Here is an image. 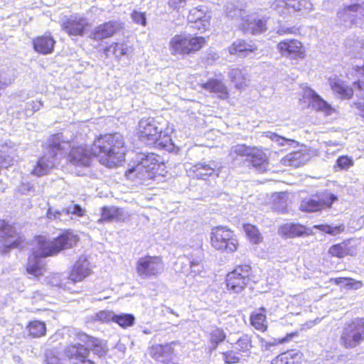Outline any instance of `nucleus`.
<instances>
[{
	"mask_svg": "<svg viewBox=\"0 0 364 364\" xmlns=\"http://www.w3.org/2000/svg\"><path fill=\"white\" fill-rule=\"evenodd\" d=\"M78 237L73 231H65L52 241L46 240L43 237L38 239V247L29 257L26 267L27 272L38 277L43 274L45 264L43 259L53 256L60 251L73 247Z\"/></svg>",
	"mask_w": 364,
	"mask_h": 364,
	"instance_id": "nucleus-1",
	"label": "nucleus"
},
{
	"mask_svg": "<svg viewBox=\"0 0 364 364\" xmlns=\"http://www.w3.org/2000/svg\"><path fill=\"white\" fill-rule=\"evenodd\" d=\"M92 154L100 157V162L108 167L116 166L124 160L125 146L119 133L107 134L98 137L92 144Z\"/></svg>",
	"mask_w": 364,
	"mask_h": 364,
	"instance_id": "nucleus-2",
	"label": "nucleus"
},
{
	"mask_svg": "<svg viewBox=\"0 0 364 364\" xmlns=\"http://www.w3.org/2000/svg\"><path fill=\"white\" fill-rule=\"evenodd\" d=\"M70 146V142L65 140L62 133L52 135L48 140L45 154L38 159L32 173L37 176L47 174L55 166L56 161L66 155Z\"/></svg>",
	"mask_w": 364,
	"mask_h": 364,
	"instance_id": "nucleus-3",
	"label": "nucleus"
},
{
	"mask_svg": "<svg viewBox=\"0 0 364 364\" xmlns=\"http://www.w3.org/2000/svg\"><path fill=\"white\" fill-rule=\"evenodd\" d=\"M159 156L154 153H139L136 154L134 165L126 171L127 178L134 180H147L153 178L159 163Z\"/></svg>",
	"mask_w": 364,
	"mask_h": 364,
	"instance_id": "nucleus-4",
	"label": "nucleus"
},
{
	"mask_svg": "<svg viewBox=\"0 0 364 364\" xmlns=\"http://www.w3.org/2000/svg\"><path fill=\"white\" fill-rule=\"evenodd\" d=\"M206 43L205 38L181 33L175 35L169 41L172 55H188L199 50Z\"/></svg>",
	"mask_w": 364,
	"mask_h": 364,
	"instance_id": "nucleus-5",
	"label": "nucleus"
},
{
	"mask_svg": "<svg viewBox=\"0 0 364 364\" xmlns=\"http://www.w3.org/2000/svg\"><path fill=\"white\" fill-rule=\"evenodd\" d=\"M252 279V269L249 264L237 266L226 277L228 289L232 293H241Z\"/></svg>",
	"mask_w": 364,
	"mask_h": 364,
	"instance_id": "nucleus-6",
	"label": "nucleus"
},
{
	"mask_svg": "<svg viewBox=\"0 0 364 364\" xmlns=\"http://www.w3.org/2000/svg\"><path fill=\"white\" fill-rule=\"evenodd\" d=\"M341 340L347 348L358 346L364 340V318H356L346 323Z\"/></svg>",
	"mask_w": 364,
	"mask_h": 364,
	"instance_id": "nucleus-7",
	"label": "nucleus"
},
{
	"mask_svg": "<svg viewBox=\"0 0 364 364\" xmlns=\"http://www.w3.org/2000/svg\"><path fill=\"white\" fill-rule=\"evenodd\" d=\"M210 240L213 247L218 250L232 252L236 250L237 247L233 232L226 227L213 228Z\"/></svg>",
	"mask_w": 364,
	"mask_h": 364,
	"instance_id": "nucleus-8",
	"label": "nucleus"
},
{
	"mask_svg": "<svg viewBox=\"0 0 364 364\" xmlns=\"http://www.w3.org/2000/svg\"><path fill=\"white\" fill-rule=\"evenodd\" d=\"M337 21L346 26L364 25V2L345 5L337 12Z\"/></svg>",
	"mask_w": 364,
	"mask_h": 364,
	"instance_id": "nucleus-9",
	"label": "nucleus"
},
{
	"mask_svg": "<svg viewBox=\"0 0 364 364\" xmlns=\"http://www.w3.org/2000/svg\"><path fill=\"white\" fill-rule=\"evenodd\" d=\"M163 127L154 117L142 118L138 124V136L140 141L147 146L156 144L162 134Z\"/></svg>",
	"mask_w": 364,
	"mask_h": 364,
	"instance_id": "nucleus-10",
	"label": "nucleus"
},
{
	"mask_svg": "<svg viewBox=\"0 0 364 364\" xmlns=\"http://www.w3.org/2000/svg\"><path fill=\"white\" fill-rule=\"evenodd\" d=\"M138 275L142 279L157 277L164 270V264L159 257L145 256L138 259L136 265Z\"/></svg>",
	"mask_w": 364,
	"mask_h": 364,
	"instance_id": "nucleus-11",
	"label": "nucleus"
},
{
	"mask_svg": "<svg viewBox=\"0 0 364 364\" xmlns=\"http://www.w3.org/2000/svg\"><path fill=\"white\" fill-rule=\"evenodd\" d=\"M336 195L326 191L318 194L316 198H306L299 205V209L303 212L314 213L321 211L326 207L329 208L332 203L337 200Z\"/></svg>",
	"mask_w": 364,
	"mask_h": 364,
	"instance_id": "nucleus-12",
	"label": "nucleus"
},
{
	"mask_svg": "<svg viewBox=\"0 0 364 364\" xmlns=\"http://www.w3.org/2000/svg\"><path fill=\"white\" fill-rule=\"evenodd\" d=\"M277 49L282 56L292 60L304 59L305 51L301 43L296 39H286L277 45Z\"/></svg>",
	"mask_w": 364,
	"mask_h": 364,
	"instance_id": "nucleus-13",
	"label": "nucleus"
},
{
	"mask_svg": "<svg viewBox=\"0 0 364 364\" xmlns=\"http://www.w3.org/2000/svg\"><path fill=\"white\" fill-rule=\"evenodd\" d=\"M89 23L86 18L73 15L65 17L62 21L63 30L69 36H82Z\"/></svg>",
	"mask_w": 364,
	"mask_h": 364,
	"instance_id": "nucleus-14",
	"label": "nucleus"
},
{
	"mask_svg": "<svg viewBox=\"0 0 364 364\" xmlns=\"http://www.w3.org/2000/svg\"><path fill=\"white\" fill-rule=\"evenodd\" d=\"M0 243L6 250L21 246L20 237L15 229L1 220H0Z\"/></svg>",
	"mask_w": 364,
	"mask_h": 364,
	"instance_id": "nucleus-15",
	"label": "nucleus"
},
{
	"mask_svg": "<svg viewBox=\"0 0 364 364\" xmlns=\"http://www.w3.org/2000/svg\"><path fill=\"white\" fill-rule=\"evenodd\" d=\"M90 350L80 343L68 346L65 349V355L72 360V364H95L88 358Z\"/></svg>",
	"mask_w": 364,
	"mask_h": 364,
	"instance_id": "nucleus-16",
	"label": "nucleus"
},
{
	"mask_svg": "<svg viewBox=\"0 0 364 364\" xmlns=\"http://www.w3.org/2000/svg\"><path fill=\"white\" fill-rule=\"evenodd\" d=\"M222 166L217 161H210L208 163L200 162L190 168V173H193V176L198 179H205L207 177L216 173L218 176V173Z\"/></svg>",
	"mask_w": 364,
	"mask_h": 364,
	"instance_id": "nucleus-17",
	"label": "nucleus"
},
{
	"mask_svg": "<svg viewBox=\"0 0 364 364\" xmlns=\"http://www.w3.org/2000/svg\"><path fill=\"white\" fill-rule=\"evenodd\" d=\"M175 342L165 344H156L151 347L149 350L150 356L154 360L165 364H168L174 353L173 346Z\"/></svg>",
	"mask_w": 364,
	"mask_h": 364,
	"instance_id": "nucleus-18",
	"label": "nucleus"
},
{
	"mask_svg": "<svg viewBox=\"0 0 364 364\" xmlns=\"http://www.w3.org/2000/svg\"><path fill=\"white\" fill-rule=\"evenodd\" d=\"M90 262L85 256H80L75 262L69 274L68 279L73 283L80 282L91 274Z\"/></svg>",
	"mask_w": 364,
	"mask_h": 364,
	"instance_id": "nucleus-19",
	"label": "nucleus"
},
{
	"mask_svg": "<svg viewBox=\"0 0 364 364\" xmlns=\"http://www.w3.org/2000/svg\"><path fill=\"white\" fill-rule=\"evenodd\" d=\"M119 28V23L110 21L95 27L91 31L90 37L95 41H102L112 37Z\"/></svg>",
	"mask_w": 364,
	"mask_h": 364,
	"instance_id": "nucleus-20",
	"label": "nucleus"
},
{
	"mask_svg": "<svg viewBox=\"0 0 364 364\" xmlns=\"http://www.w3.org/2000/svg\"><path fill=\"white\" fill-rule=\"evenodd\" d=\"M77 338L84 343L90 350H92L99 358L105 357L108 351L107 343L100 339L88 336L86 333H79Z\"/></svg>",
	"mask_w": 364,
	"mask_h": 364,
	"instance_id": "nucleus-21",
	"label": "nucleus"
},
{
	"mask_svg": "<svg viewBox=\"0 0 364 364\" xmlns=\"http://www.w3.org/2000/svg\"><path fill=\"white\" fill-rule=\"evenodd\" d=\"M92 156L94 155L92 149L87 150L85 147L78 146L70 150L67 156V160L76 166H88Z\"/></svg>",
	"mask_w": 364,
	"mask_h": 364,
	"instance_id": "nucleus-22",
	"label": "nucleus"
},
{
	"mask_svg": "<svg viewBox=\"0 0 364 364\" xmlns=\"http://www.w3.org/2000/svg\"><path fill=\"white\" fill-rule=\"evenodd\" d=\"M311 232L309 228L298 223H287L279 229V235L288 238L309 235Z\"/></svg>",
	"mask_w": 364,
	"mask_h": 364,
	"instance_id": "nucleus-23",
	"label": "nucleus"
},
{
	"mask_svg": "<svg viewBox=\"0 0 364 364\" xmlns=\"http://www.w3.org/2000/svg\"><path fill=\"white\" fill-rule=\"evenodd\" d=\"M76 215L77 216H82L84 215V210L77 204H73L68 206L67 208H63L61 210H53L52 208H49L47 211V217L50 220H63V215Z\"/></svg>",
	"mask_w": 364,
	"mask_h": 364,
	"instance_id": "nucleus-24",
	"label": "nucleus"
},
{
	"mask_svg": "<svg viewBox=\"0 0 364 364\" xmlns=\"http://www.w3.org/2000/svg\"><path fill=\"white\" fill-rule=\"evenodd\" d=\"M33 43L36 52L46 55L53 52L55 41L50 35H46L34 39Z\"/></svg>",
	"mask_w": 364,
	"mask_h": 364,
	"instance_id": "nucleus-25",
	"label": "nucleus"
},
{
	"mask_svg": "<svg viewBox=\"0 0 364 364\" xmlns=\"http://www.w3.org/2000/svg\"><path fill=\"white\" fill-rule=\"evenodd\" d=\"M252 166L255 167L259 171H264L267 169L268 162L266 154L261 150L256 147H252L251 153L247 159Z\"/></svg>",
	"mask_w": 364,
	"mask_h": 364,
	"instance_id": "nucleus-26",
	"label": "nucleus"
},
{
	"mask_svg": "<svg viewBox=\"0 0 364 364\" xmlns=\"http://www.w3.org/2000/svg\"><path fill=\"white\" fill-rule=\"evenodd\" d=\"M308 95L311 97V105L314 109L323 112L326 115H331L333 112L332 107L323 100L315 91L309 90Z\"/></svg>",
	"mask_w": 364,
	"mask_h": 364,
	"instance_id": "nucleus-27",
	"label": "nucleus"
},
{
	"mask_svg": "<svg viewBox=\"0 0 364 364\" xmlns=\"http://www.w3.org/2000/svg\"><path fill=\"white\" fill-rule=\"evenodd\" d=\"M229 77L237 89H242L250 81V75L246 69L233 68L229 72Z\"/></svg>",
	"mask_w": 364,
	"mask_h": 364,
	"instance_id": "nucleus-28",
	"label": "nucleus"
},
{
	"mask_svg": "<svg viewBox=\"0 0 364 364\" xmlns=\"http://www.w3.org/2000/svg\"><path fill=\"white\" fill-rule=\"evenodd\" d=\"M114 220H124L123 210L114 206L103 207L101 218L98 220V222H112Z\"/></svg>",
	"mask_w": 364,
	"mask_h": 364,
	"instance_id": "nucleus-29",
	"label": "nucleus"
},
{
	"mask_svg": "<svg viewBox=\"0 0 364 364\" xmlns=\"http://www.w3.org/2000/svg\"><path fill=\"white\" fill-rule=\"evenodd\" d=\"M242 26L245 32H250L254 35L262 33L267 30L266 20L264 18H250Z\"/></svg>",
	"mask_w": 364,
	"mask_h": 364,
	"instance_id": "nucleus-30",
	"label": "nucleus"
},
{
	"mask_svg": "<svg viewBox=\"0 0 364 364\" xmlns=\"http://www.w3.org/2000/svg\"><path fill=\"white\" fill-rule=\"evenodd\" d=\"M257 46L254 44L247 43L243 40H237L229 47L228 50L231 55L240 53L243 55L257 50Z\"/></svg>",
	"mask_w": 364,
	"mask_h": 364,
	"instance_id": "nucleus-31",
	"label": "nucleus"
},
{
	"mask_svg": "<svg viewBox=\"0 0 364 364\" xmlns=\"http://www.w3.org/2000/svg\"><path fill=\"white\" fill-rule=\"evenodd\" d=\"M131 48L124 43H113L110 46L104 48V53L106 56H109L112 53L118 60L122 56L129 54Z\"/></svg>",
	"mask_w": 364,
	"mask_h": 364,
	"instance_id": "nucleus-32",
	"label": "nucleus"
},
{
	"mask_svg": "<svg viewBox=\"0 0 364 364\" xmlns=\"http://www.w3.org/2000/svg\"><path fill=\"white\" fill-rule=\"evenodd\" d=\"M202 87L210 92L220 95V97H226L228 95L226 86L217 79H210L205 83H203Z\"/></svg>",
	"mask_w": 364,
	"mask_h": 364,
	"instance_id": "nucleus-33",
	"label": "nucleus"
},
{
	"mask_svg": "<svg viewBox=\"0 0 364 364\" xmlns=\"http://www.w3.org/2000/svg\"><path fill=\"white\" fill-rule=\"evenodd\" d=\"M262 312H255L251 314V324L257 330L264 331L267 329L266 316L264 314L266 311L264 308H261Z\"/></svg>",
	"mask_w": 364,
	"mask_h": 364,
	"instance_id": "nucleus-34",
	"label": "nucleus"
},
{
	"mask_svg": "<svg viewBox=\"0 0 364 364\" xmlns=\"http://www.w3.org/2000/svg\"><path fill=\"white\" fill-rule=\"evenodd\" d=\"M290 11H301L308 14L313 10V4L308 0H289Z\"/></svg>",
	"mask_w": 364,
	"mask_h": 364,
	"instance_id": "nucleus-35",
	"label": "nucleus"
},
{
	"mask_svg": "<svg viewBox=\"0 0 364 364\" xmlns=\"http://www.w3.org/2000/svg\"><path fill=\"white\" fill-rule=\"evenodd\" d=\"M28 335L33 338H38L44 336L46 331L45 323L40 321H33L27 326Z\"/></svg>",
	"mask_w": 364,
	"mask_h": 364,
	"instance_id": "nucleus-36",
	"label": "nucleus"
},
{
	"mask_svg": "<svg viewBox=\"0 0 364 364\" xmlns=\"http://www.w3.org/2000/svg\"><path fill=\"white\" fill-rule=\"evenodd\" d=\"M329 254L338 258L344 257L346 255H352L348 242H344L331 246L328 250Z\"/></svg>",
	"mask_w": 364,
	"mask_h": 364,
	"instance_id": "nucleus-37",
	"label": "nucleus"
},
{
	"mask_svg": "<svg viewBox=\"0 0 364 364\" xmlns=\"http://www.w3.org/2000/svg\"><path fill=\"white\" fill-rule=\"evenodd\" d=\"M226 334L224 331L219 328L212 330L210 334V350H215L218 346L225 341Z\"/></svg>",
	"mask_w": 364,
	"mask_h": 364,
	"instance_id": "nucleus-38",
	"label": "nucleus"
},
{
	"mask_svg": "<svg viewBox=\"0 0 364 364\" xmlns=\"http://www.w3.org/2000/svg\"><path fill=\"white\" fill-rule=\"evenodd\" d=\"M297 358H301L300 354L286 353L277 357L273 364H299Z\"/></svg>",
	"mask_w": 364,
	"mask_h": 364,
	"instance_id": "nucleus-39",
	"label": "nucleus"
},
{
	"mask_svg": "<svg viewBox=\"0 0 364 364\" xmlns=\"http://www.w3.org/2000/svg\"><path fill=\"white\" fill-rule=\"evenodd\" d=\"M331 282H333L336 284L339 285L341 287H346L349 289H358L362 287L361 282L356 281L353 279L348 277H338L331 279Z\"/></svg>",
	"mask_w": 364,
	"mask_h": 364,
	"instance_id": "nucleus-40",
	"label": "nucleus"
},
{
	"mask_svg": "<svg viewBox=\"0 0 364 364\" xmlns=\"http://www.w3.org/2000/svg\"><path fill=\"white\" fill-rule=\"evenodd\" d=\"M152 146H154L159 149L167 150L168 151H172L175 149V144L172 141L170 136L167 134H161L159 139L157 140V142L152 144Z\"/></svg>",
	"mask_w": 364,
	"mask_h": 364,
	"instance_id": "nucleus-41",
	"label": "nucleus"
},
{
	"mask_svg": "<svg viewBox=\"0 0 364 364\" xmlns=\"http://www.w3.org/2000/svg\"><path fill=\"white\" fill-rule=\"evenodd\" d=\"M346 47L349 49V53L354 57H362L364 55V43L363 41H356L353 43L350 41H347Z\"/></svg>",
	"mask_w": 364,
	"mask_h": 364,
	"instance_id": "nucleus-42",
	"label": "nucleus"
},
{
	"mask_svg": "<svg viewBox=\"0 0 364 364\" xmlns=\"http://www.w3.org/2000/svg\"><path fill=\"white\" fill-rule=\"evenodd\" d=\"M289 0H274L272 4V9L277 11L279 15L286 16L290 14Z\"/></svg>",
	"mask_w": 364,
	"mask_h": 364,
	"instance_id": "nucleus-43",
	"label": "nucleus"
},
{
	"mask_svg": "<svg viewBox=\"0 0 364 364\" xmlns=\"http://www.w3.org/2000/svg\"><path fill=\"white\" fill-rule=\"evenodd\" d=\"M236 348L241 352H249L252 347L251 337L247 334H243L236 342Z\"/></svg>",
	"mask_w": 364,
	"mask_h": 364,
	"instance_id": "nucleus-44",
	"label": "nucleus"
},
{
	"mask_svg": "<svg viewBox=\"0 0 364 364\" xmlns=\"http://www.w3.org/2000/svg\"><path fill=\"white\" fill-rule=\"evenodd\" d=\"M134 316L129 314H114V321L123 328L132 326L134 323Z\"/></svg>",
	"mask_w": 364,
	"mask_h": 364,
	"instance_id": "nucleus-45",
	"label": "nucleus"
},
{
	"mask_svg": "<svg viewBox=\"0 0 364 364\" xmlns=\"http://www.w3.org/2000/svg\"><path fill=\"white\" fill-rule=\"evenodd\" d=\"M354 161L351 157L348 156H341L337 159L333 168L336 170L339 169L347 171L352 167Z\"/></svg>",
	"mask_w": 364,
	"mask_h": 364,
	"instance_id": "nucleus-46",
	"label": "nucleus"
},
{
	"mask_svg": "<svg viewBox=\"0 0 364 364\" xmlns=\"http://www.w3.org/2000/svg\"><path fill=\"white\" fill-rule=\"evenodd\" d=\"M315 228L331 235H336L344 231L345 227L343 225L336 226H331L328 225H317L314 226Z\"/></svg>",
	"mask_w": 364,
	"mask_h": 364,
	"instance_id": "nucleus-47",
	"label": "nucleus"
},
{
	"mask_svg": "<svg viewBox=\"0 0 364 364\" xmlns=\"http://www.w3.org/2000/svg\"><path fill=\"white\" fill-rule=\"evenodd\" d=\"M244 230L252 242L257 244L261 241L260 234L255 226L250 224L245 225Z\"/></svg>",
	"mask_w": 364,
	"mask_h": 364,
	"instance_id": "nucleus-48",
	"label": "nucleus"
},
{
	"mask_svg": "<svg viewBox=\"0 0 364 364\" xmlns=\"http://www.w3.org/2000/svg\"><path fill=\"white\" fill-rule=\"evenodd\" d=\"M265 136L269 138L272 141L277 143L280 146H284L286 144H288L289 145L296 144V141L295 140L287 139L274 132H267L265 133Z\"/></svg>",
	"mask_w": 364,
	"mask_h": 364,
	"instance_id": "nucleus-49",
	"label": "nucleus"
},
{
	"mask_svg": "<svg viewBox=\"0 0 364 364\" xmlns=\"http://www.w3.org/2000/svg\"><path fill=\"white\" fill-rule=\"evenodd\" d=\"M210 16L209 13H206L204 7L194 8L191 9L188 16V20L189 22L196 21L201 18H204V16Z\"/></svg>",
	"mask_w": 364,
	"mask_h": 364,
	"instance_id": "nucleus-50",
	"label": "nucleus"
},
{
	"mask_svg": "<svg viewBox=\"0 0 364 364\" xmlns=\"http://www.w3.org/2000/svg\"><path fill=\"white\" fill-rule=\"evenodd\" d=\"M303 156L301 152L294 151L285 156L284 163L291 166H298L301 164V158Z\"/></svg>",
	"mask_w": 364,
	"mask_h": 364,
	"instance_id": "nucleus-51",
	"label": "nucleus"
},
{
	"mask_svg": "<svg viewBox=\"0 0 364 364\" xmlns=\"http://www.w3.org/2000/svg\"><path fill=\"white\" fill-rule=\"evenodd\" d=\"M195 251V255H191L189 258L190 268L200 267V266H203L202 260L203 255L202 250L197 248Z\"/></svg>",
	"mask_w": 364,
	"mask_h": 364,
	"instance_id": "nucleus-52",
	"label": "nucleus"
},
{
	"mask_svg": "<svg viewBox=\"0 0 364 364\" xmlns=\"http://www.w3.org/2000/svg\"><path fill=\"white\" fill-rule=\"evenodd\" d=\"M252 147H248L245 144H237L231 148V154H236L237 156H246L248 159Z\"/></svg>",
	"mask_w": 364,
	"mask_h": 364,
	"instance_id": "nucleus-53",
	"label": "nucleus"
},
{
	"mask_svg": "<svg viewBox=\"0 0 364 364\" xmlns=\"http://www.w3.org/2000/svg\"><path fill=\"white\" fill-rule=\"evenodd\" d=\"M321 144L326 149L327 154H333L342 148V144L338 141H324Z\"/></svg>",
	"mask_w": 364,
	"mask_h": 364,
	"instance_id": "nucleus-54",
	"label": "nucleus"
},
{
	"mask_svg": "<svg viewBox=\"0 0 364 364\" xmlns=\"http://www.w3.org/2000/svg\"><path fill=\"white\" fill-rule=\"evenodd\" d=\"M114 314L113 312L108 311H101L95 315L94 320L102 322H108L111 320L114 321Z\"/></svg>",
	"mask_w": 364,
	"mask_h": 364,
	"instance_id": "nucleus-55",
	"label": "nucleus"
},
{
	"mask_svg": "<svg viewBox=\"0 0 364 364\" xmlns=\"http://www.w3.org/2000/svg\"><path fill=\"white\" fill-rule=\"evenodd\" d=\"M210 16H204V18H201L196 21H192L194 23L193 27L197 28L198 31H203L208 28L210 26Z\"/></svg>",
	"mask_w": 364,
	"mask_h": 364,
	"instance_id": "nucleus-56",
	"label": "nucleus"
},
{
	"mask_svg": "<svg viewBox=\"0 0 364 364\" xmlns=\"http://www.w3.org/2000/svg\"><path fill=\"white\" fill-rule=\"evenodd\" d=\"M223 355L224 361L228 364L238 363L240 359L238 353L233 350L223 353Z\"/></svg>",
	"mask_w": 364,
	"mask_h": 364,
	"instance_id": "nucleus-57",
	"label": "nucleus"
},
{
	"mask_svg": "<svg viewBox=\"0 0 364 364\" xmlns=\"http://www.w3.org/2000/svg\"><path fill=\"white\" fill-rule=\"evenodd\" d=\"M187 0H168V6L177 12L181 11L183 9L186 5Z\"/></svg>",
	"mask_w": 364,
	"mask_h": 364,
	"instance_id": "nucleus-58",
	"label": "nucleus"
},
{
	"mask_svg": "<svg viewBox=\"0 0 364 364\" xmlns=\"http://www.w3.org/2000/svg\"><path fill=\"white\" fill-rule=\"evenodd\" d=\"M132 20L137 24L146 26V18L145 13L134 11L132 14Z\"/></svg>",
	"mask_w": 364,
	"mask_h": 364,
	"instance_id": "nucleus-59",
	"label": "nucleus"
},
{
	"mask_svg": "<svg viewBox=\"0 0 364 364\" xmlns=\"http://www.w3.org/2000/svg\"><path fill=\"white\" fill-rule=\"evenodd\" d=\"M18 191L24 195H29L34 192V187L31 183H22L18 186Z\"/></svg>",
	"mask_w": 364,
	"mask_h": 364,
	"instance_id": "nucleus-60",
	"label": "nucleus"
},
{
	"mask_svg": "<svg viewBox=\"0 0 364 364\" xmlns=\"http://www.w3.org/2000/svg\"><path fill=\"white\" fill-rule=\"evenodd\" d=\"M15 160L10 156L0 155V167L7 168L13 166Z\"/></svg>",
	"mask_w": 364,
	"mask_h": 364,
	"instance_id": "nucleus-61",
	"label": "nucleus"
},
{
	"mask_svg": "<svg viewBox=\"0 0 364 364\" xmlns=\"http://www.w3.org/2000/svg\"><path fill=\"white\" fill-rule=\"evenodd\" d=\"M42 102L41 101L34 102H28L26 105V110L27 111H31L32 112H36L41 109L42 107Z\"/></svg>",
	"mask_w": 364,
	"mask_h": 364,
	"instance_id": "nucleus-62",
	"label": "nucleus"
},
{
	"mask_svg": "<svg viewBox=\"0 0 364 364\" xmlns=\"http://www.w3.org/2000/svg\"><path fill=\"white\" fill-rule=\"evenodd\" d=\"M46 364H61L60 358L57 356H48L46 358Z\"/></svg>",
	"mask_w": 364,
	"mask_h": 364,
	"instance_id": "nucleus-63",
	"label": "nucleus"
},
{
	"mask_svg": "<svg viewBox=\"0 0 364 364\" xmlns=\"http://www.w3.org/2000/svg\"><path fill=\"white\" fill-rule=\"evenodd\" d=\"M354 106L359 112L360 114L364 117V102L363 101H359L357 102H354Z\"/></svg>",
	"mask_w": 364,
	"mask_h": 364,
	"instance_id": "nucleus-64",
	"label": "nucleus"
}]
</instances>
